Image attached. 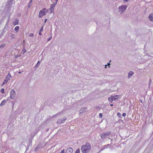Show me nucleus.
Listing matches in <instances>:
<instances>
[{
    "instance_id": "f257e3e1",
    "label": "nucleus",
    "mask_w": 153,
    "mask_h": 153,
    "mask_svg": "<svg viewBox=\"0 0 153 153\" xmlns=\"http://www.w3.org/2000/svg\"><path fill=\"white\" fill-rule=\"evenodd\" d=\"M91 146L90 143H86L85 145L82 146L81 150L83 153H86L89 152L91 149Z\"/></svg>"
},
{
    "instance_id": "f03ea898",
    "label": "nucleus",
    "mask_w": 153,
    "mask_h": 153,
    "mask_svg": "<svg viewBox=\"0 0 153 153\" xmlns=\"http://www.w3.org/2000/svg\"><path fill=\"white\" fill-rule=\"evenodd\" d=\"M45 10L46 9L45 8H43L39 11V18L42 17L43 16L45 15Z\"/></svg>"
},
{
    "instance_id": "7ed1b4c3",
    "label": "nucleus",
    "mask_w": 153,
    "mask_h": 153,
    "mask_svg": "<svg viewBox=\"0 0 153 153\" xmlns=\"http://www.w3.org/2000/svg\"><path fill=\"white\" fill-rule=\"evenodd\" d=\"M110 134L111 132H107L105 133H102L101 134L100 136L101 138L102 139H105L106 137L110 135Z\"/></svg>"
},
{
    "instance_id": "20e7f679",
    "label": "nucleus",
    "mask_w": 153,
    "mask_h": 153,
    "mask_svg": "<svg viewBox=\"0 0 153 153\" xmlns=\"http://www.w3.org/2000/svg\"><path fill=\"white\" fill-rule=\"evenodd\" d=\"M127 6L126 5H124L121 6L119 7V10L120 12H121V13L123 12L126 10L127 8Z\"/></svg>"
},
{
    "instance_id": "39448f33",
    "label": "nucleus",
    "mask_w": 153,
    "mask_h": 153,
    "mask_svg": "<svg viewBox=\"0 0 153 153\" xmlns=\"http://www.w3.org/2000/svg\"><path fill=\"white\" fill-rule=\"evenodd\" d=\"M16 96V93L15 91L13 90H12L10 94V97L11 99H14Z\"/></svg>"
},
{
    "instance_id": "423d86ee",
    "label": "nucleus",
    "mask_w": 153,
    "mask_h": 153,
    "mask_svg": "<svg viewBox=\"0 0 153 153\" xmlns=\"http://www.w3.org/2000/svg\"><path fill=\"white\" fill-rule=\"evenodd\" d=\"M56 4V2L55 4H52L51 5L50 10H51V13H53V11L54 9V7Z\"/></svg>"
},
{
    "instance_id": "0eeeda50",
    "label": "nucleus",
    "mask_w": 153,
    "mask_h": 153,
    "mask_svg": "<svg viewBox=\"0 0 153 153\" xmlns=\"http://www.w3.org/2000/svg\"><path fill=\"white\" fill-rule=\"evenodd\" d=\"M73 151L72 148L69 147L66 149V153H72Z\"/></svg>"
},
{
    "instance_id": "6e6552de",
    "label": "nucleus",
    "mask_w": 153,
    "mask_h": 153,
    "mask_svg": "<svg viewBox=\"0 0 153 153\" xmlns=\"http://www.w3.org/2000/svg\"><path fill=\"white\" fill-rule=\"evenodd\" d=\"M149 20L153 22V13L150 14L148 17Z\"/></svg>"
},
{
    "instance_id": "1a4fd4ad",
    "label": "nucleus",
    "mask_w": 153,
    "mask_h": 153,
    "mask_svg": "<svg viewBox=\"0 0 153 153\" xmlns=\"http://www.w3.org/2000/svg\"><path fill=\"white\" fill-rule=\"evenodd\" d=\"M9 79V78H8V77H7L5 79H4V82H3V83L2 84H1V85H4V84H6L7 83V82L8 81V80Z\"/></svg>"
},
{
    "instance_id": "9d476101",
    "label": "nucleus",
    "mask_w": 153,
    "mask_h": 153,
    "mask_svg": "<svg viewBox=\"0 0 153 153\" xmlns=\"http://www.w3.org/2000/svg\"><path fill=\"white\" fill-rule=\"evenodd\" d=\"M113 101H115L119 98V96L117 95L115 96H111Z\"/></svg>"
},
{
    "instance_id": "9b49d317",
    "label": "nucleus",
    "mask_w": 153,
    "mask_h": 153,
    "mask_svg": "<svg viewBox=\"0 0 153 153\" xmlns=\"http://www.w3.org/2000/svg\"><path fill=\"white\" fill-rule=\"evenodd\" d=\"M18 21L17 19H16L13 22V24L14 25H18Z\"/></svg>"
},
{
    "instance_id": "f8f14e48",
    "label": "nucleus",
    "mask_w": 153,
    "mask_h": 153,
    "mask_svg": "<svg viewBox=\"0 0 153 153\" xmlns=\"http://www.w3.org/2000/svg\"><path fill=\"white\" fill-rule=\"evenodd\" d=\"M57 123L58 124H60L62 123V119H58L57 121Z\"/></svg>"
},
{
    "instance_id": "ddd939ff",
    "label": "nucleus",
    "mask_w": 153,
    "mask_h": 153,
    "mask_svg": "<svg viewBox=\"0 0 153 153\" xmlns=\"http://www.w3.org/2000/svg\"><path fill=\"white\" fill-rule=\"evenodd\" d=\"M134 74V73L132 71H130L129 72L128 74V77H130L131 76H132Z\"/></svg>"
},
{
    "instance_id": "4468645a",
    "label": "nucleus",
    "mask_w": 153,
    "mask_h": 153,
    "mask_svg": "<svg viewBox=\"0 0 153 153\" xmlns=\"http://www.w3.org/2000/svg\"><path fill=\"white\" fill-rule=\"evenodd\" d=\"M6 100H3L1 102V104H0V106H3L4 104L6 103Z\"/></svg>"
},
{
    "instance_id": "2eb2a0df",
    "label": "nucleus",
    "mask_w": 153,
    "mask_h": 153,
    "mask_svg": "<svg viewBox=\"0 0 153 153\" xmlns=\"http://www.w3.org/2000/svg\"><path fill=\"white\" fill-rule=\"evenodd\" d=\"M19 29V27L18 26H17L15 27L14 28L15 30L17 32H18V31Z\"/></svg>"
},
{
    "instance_id": "dca6fc26",
    "label": "nucleus",
    "mask_w": 153,
    "mask_h": 153,
    "mask_svg": "<svg viewBox=\"0 0 153 153\" xmlns=\"http://www.w3.org/2000/svg\"><path fill=\"white\" fill-rule=\"evenodd\" d=\"M108 101L110 102H112L113 100H113V99L112 98V97L111 96L108 98Z\"/></svg>"
},
{
    "instance_id": "f3484780",
    "label": "nucleus",
    "mask_w": 153,
    "mask_h": 153,
    "mask_svg": "<svg viewBox=\"0 0 153 153\" xmlns=\"http://www.w3.org/2000/svg\"><path fill=\"white\" fill-rule=\"evenodd\" d=\"M67 119L66 117H64L63 118L62 120V123H64L65 122L66 120Z\"/></svg>"
},
{
    "instance_id": "a211bd4d",
    "label": "nucleus",
    "mask_w": 153,
    "mask_h": 153,
    "mask_svg": "<svg viewBox=\"0 0 153 153\" xmlns=\"http://www.w3.org/2000/svg\"><path fill=\"white\" fill-rule=\"evenodd\" d=\"M4 89L3 88H2L1 90V93L2 94H4Z\"/></svg>"
},
{
    "instance_id": "6ab92c4d",
    "label": "nucleus",
    "mask_w": 153,
    "mask_h": 153,
    "mask_svg": "<svg viewBox=\"0 0 153 153\" xmlns=\"http://www.w3.org/2000/svg\"><path fill=\"white\" fill-rule=\"evenodd\" d=\"M33 33H30L29 34V36L30 37H33Z\"/></svg>"
},
{
    "instance_id": "aec40b11",
    "label": "nucleus",
    "mask_w": 153,
    "mask_h": 153,
    "mask_svg": "<svg viewBox=\"0 0 153 153\" xmlns=\"http://www.w3.org/2000/svg\"><path fill=\"white\" fill-rule=\"evenodd\" d=\"M80 152V150L79 149H76L75 153H79Z\"/></svg>"
},
{
    "instance_id": "412c9836",
    "label": "nucleus",
    "mask_w": 153,
    "mask_h": 153,
    "mask_svg": "<svg viewBox=\"0 0 153 153\" xmlns=\"http://www.w3.org/2000/svg\"><path fill=\"white\" fill-rule=\"evenodd\" d=\"M5 46V44H3L2 45H1L0 46V48H1L2 47H4Z\"/></svg>"
},
{
    "instance_id": "4be33fe9",
    "label": "nucleus",
    "mask_w": 153,
    "mask_h": 153,
    "mask_svg": "<svg viewBox=\"0 0 153 153\" xmlns=\"http://www.w3.org/2000/svg\"><path fill=\"white\" fill-rule=\"evenodd\" d=\"M117 115L118 116L120 117L121 116V114L120 113L118 112L117 114Z\"/></svg>"
},
{
    "instance_id": "5701e85b",
    "label": "nucleus",
    "mask_w": 153,
    "mask_h": 153,
    "mask_svg": "<svg viewBox=\"0 0 153 153\" xmlns=\"http://www.w3.org/2000/svg\"><path fill=\"white\" fill-rule=\"evenodd\" d=\"M26 51L25 48H24L22 50V51L23 52V53L26 52Z\"/></svg>"
},
{
    "instance_id": "b1692460",
    "label": "nucleus",
    "mask_w": 153,
    "mask_h": 153,
    "mask_svg": "<svg viewBox=\"0 0 153 153\" xmlns=\"http://www.w3.org/2000/svg\"><path fill=\"white\" fill-rule=\"evenodd\" d=\"M99 116L100 118L102 117V113H100L99 114Z\"/></svg>"
},
{
    "instance_id": "393cba45",
    "label": "nucleus",
    "mask_w": 153,
    "mask_h": 153,
    "mask_svg": "<svg viewBox=\"0 0 153 153\" xmlns=\"http://www.w3.org/2000/svg\"><path fill=\"white\" fill-rule=\"evenodd\" d=\"M126 115V114L125 113H123L122 114V116L123 117H125Z\"/></svg>"
},
{
    "instance_id": "a878e982",
    "label": "nucleus",
    "mask_w": 153,
    "mask_h": 153,
    "mask_svg": "<svg viewBox=\"0 0 153 153\" xmlns=\"http://www.w3.org/2000/svg\"><path fill=\"white\" fill-rule=\"evenodd\" d=\"M40 63V61H39L38 62H37V63L36 64V65L37 66L38 65H39V64Z\"/></svg>"
},
{
    "instance_id": "bb28decb",
    "label": "nucleus",
    "mask_w": 153,
    "mask_h": 153,
    "mask_svg": "<svg viewBox=\"0 0 153 153\" xmlns=\"http://www.w3.org/2000/svg\"><path fill=\"white\" fill-rule=\"evenodd\" d=\"M60 153H65L64 152V150H63Z\"/></svg>"
},
{
    "instance_id": "cd10ccee",
    "label": "nucleus",
    "mask_w": 153,
    "mask_h": 153,
    "mask_svg": "<svg viewBox=\"0 0 153 153\" xmlns=\"http://www.w3.org/2000/svg\"><path fill=\"white\" fill-rule=\"evenodd\" d=\"M128 0H123V1L124 2L128 1Z\"/></svg>"
},
{
    "instance_id": "c85d7f7f",
    "label": "nucleus",
    "mask_w": 153,
    "mask_h": 153,
    "mask_svg": "<svg viewBox=\"0 0 153 153\" xmlns=\"http://www.w3.org/2000/svg\"><path fill=\"white\" fill-rule=\"evenodd\" d=\"M47 19H45V23L47 21Z\"/></svg>"
},
{
    "instance_id": "c756f323",
    "label": "nucleus",
    "mask_w": 153,
    "mask_h": 153,
    "mask_svg": "<svg viewBox=\"0 0 153 153\" xmlns=\"http://www.w3.org/2000/svg\"><path fill=\"white\" fill-rule=\"evenodd\" d=\"M19 56L16 55V56H15V58H17Z\"/></svg>"
},
{
    "instance_id": "7c9ffc66",
    "label": "nucleus",
    "mask_w": 153,
    "mask_h": 153,
    "mask_svg": "<svg viewBox=\"0 0 153 153\" xmlns=\"http://www.w3.org/2000/svg\"><path fill=\"white\" fill-rule=\"evenodd\" d=\"M43 30V27H42L40 29V31H42Z\"/></svg>"
},
{
    "instance_id": "2f4dec72",
    "label": "nucleus",
    "mask_w": 153,
    "mask_h": 153,
    "mask_svg": "<svg viewBox=\"0 0 153 153\" xmlns=\"http://www.w3.org/2000/svg\"><path fill=\"white\" fill-rule=\"evenodd\" d=\"M113 105V104H111L110 105V106H112Z\"/></svg>"
},
{
    "instance_id": "473e14b6",
    "label": "nucleus",
    "mask_w": 153,
    "mask_h": 153,
    "mask_svg": "<svg viewBox=\"0 0 153 153\" xmlns=\"http://www.w3.org/2000/svg\"><path fill=\"white\" fill-rule=\"evenodd\" d=\"M39 35H42V33H41L40 32L39 33Z\"/></svg>"
},
{
    "instance_id": "72a5a7b5",
    "label": "nucleus",
    "mask_w": 153,
    "mask_h": 153,
    "mask_svg": "<svg viewBox=\"0 0 153 153\" xmlns=\"http://www.w3.org/2000/svg\"><path fill=\"white\" fill-rule=\"evenodd\" d=\"M56 1V2H57L58 0H55Z\"/></svg>"
},
{
    "instance_id": "f704fd0d",
    "label": "nucleus",
    "mask_w": 153,
    "mask_h": 153,
    "mask_svg": "<svg viewBox=\"0 0 153 153\" xmlns=\"http://www.w3.org/2000/svg\"><path fill=\"white\" fill-rule=\"evenodd\" d=\"M110 65V63H108V65L109 66Z\"/></svg>"
},
{
    "instance_id": "c9c22d12",
    "label": "nucleus",
    "mask_w": 153,
    "mask_h": 153,
    "mask_svg": "<svg viewBox=\"0 0 153 153\" xmlns=\"http://www.w3.org/2000/svg\"><path fill=\"white\" fill-rule=\"evenodd\" d=\"M107 66V65H105V68H106V66Z\"/></svg>"
},
{
    "instance_id": "e433bc0d",
    "label": "nucleus",
    "mask_w": 153,
    "mask_h": 153,
    "mask_svg": "<svg viewBox=\"0 0 153 153\" xmlns=\"http://www.w3.org/2000/svg\"><path fill=\"white\" fill-rule=\"evenodd\" d=\"M21 73V72H19V74H20Z\"/></svg>"
},
{
    "instance_id": "4c0bfd02",
    "label": "nucleus",
    "mask_w": 153,
    "mask_h": 153,
    "mask_svg": "<svg viewBox=\"0 0 153 153\" xmlns=\"http://www.w3.org/2000/svg\"><path fill=\"white\" fill-rule=\"evenodd\" d=\"M51 37H50V38L48 40H50V39H51Z\"/></svg>"
},
{
    "instance_id": "58836bf2",
    "label": "nucleus",
    "mask_w": 153,
    "mask_h": 153,
    "mask_svg": "<svg viewBox=\"0 0 153 153\" xmlns=\"http://www.w3.org/2000/svg\"><path fill=\"white\" fill-rule=\"evenodd\" d=\"M31 1H32V0H31V1H31Z\"/></svg>"
}]
</instances>
